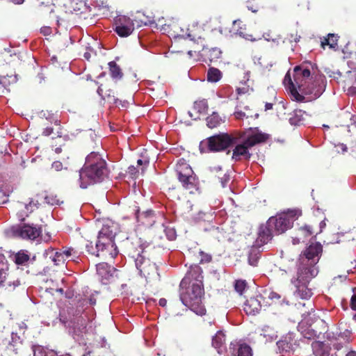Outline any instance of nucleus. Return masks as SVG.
<instances>
[{
    "label": "nucleus",
    "mask_w": 356,
    "mask_h": 356,
    "mask_svg": "<svg viewBox=\"0 0 356 356\" xmlns=\"http://www.w3.org/2000/svg\"><path fill=\"white\" fill-rule=\"evenodd\" d=\"M12 261L18 266H26L31 261V254L28 250H20L10 255Z\"/></svg>",
    "instance_id": "nucleus-25"
},
{
    "label": "nucleus",
    "mask_w": 356,
    "mask_h": 356,
    "mask_svg": "<svg viewBox=\"0 0 356 356\" xmlns=\"http://www.w3.org/2000/svg\"><path fill=\"white\" fill-rule=\"evenodd\" d=\"M51 167L55 170L60 171L63 168V163L59 161H56L52 163Z\"/></svg>",
    "instance_id": "nucleus-52"
},
{
    "label": "nucleus",
    "mask_w": 356,
    "mask_h": 356,
    "mask_svg": "<svg viewBox=\"0 0 356 356\" xmlns=\"http://www.w3.org/2000/svg\"><path fill=\"white\" fill-rule=\"evenodd\" d=\"M237 140V137L227 133L216 134L200 143V151L202 152L204 147L211 152L224 151L236 144Z\"/></svg>",
    "instance_id": "nucleus-5"
},
{
    "label": "nucleus",
    "mask_w": 356,
    "mask_h": 356,
    "mask_svg": "<svg viewBox=\"0 0 356 356\" xmlns=\"http://www.w3.org/2000/svg\"><path fill=\"white\" fill-rule=\"evenodd\" d=\"M345 86L356 83V67L347 72V76L344 80Z\"/></svg>",
    "instance_id": "nucleus-42"
},
{
    "label": "nucleus",
    "mask_w": 356,
    "mask_h": 356,
    "mask_svg": "<svg viewBox=\"0 0 356 356\" xmlns=\"http://www.w3.org/2000/svg\"><path fill=\"white\" fill-rule=\"evenodd\" d=\"M268 298H270L271 300H274V299L279 300L280 298V296L278 293H277L276 292L272 291L268 295Z\"/></svg>",
    "instance_id": "nucleus-58"
},
{
    "label": "nucleus",
    "mask_w": 356,
    "mask_h": 356,
    "mask_svg": "<svg viewBox=\"0 0 356 356\" xmlns=\"http://www.w3.org/2000/svg\"><path fill=\"white\" fill-rule=\"evenodd\" d=\"M127 173L131 179H136L139 175V170L134 165H131L128 168Z\"/></svg>",
    "instance_id": "nucleus-46"
},
{
    "label": "nucleus",
    "mask_w": 356,
    "mask_h": 356,
    "mask_svg": "<svg viewBox=\"0 0 356 356\" xmlns=\"http://www.w3.org/2000/svg\"><path fill=\"white\" fill-rule=\"evenodd\" d=\"M106 97L108 100L112 102L116 106H121L122 108H127L128 105V102L125 100L120 99L115 96V92L113 90L108 89L106 90L105 93Z\"/></svg>",
    "instance_id": "nucleus-32"
},
{
    "label": "nucleus",
    "mask_w": 356,
    "mask_h": 356,
    "mask_svg": "<svg viewBox=\"0 0 356 356\" xmlns=\"http://www.w3.org/2000/svg\"><path fill=\"white\" fill-rule=\"evenodd\" d=\"M350 307L353 310H356V293L353 295L350 299Z\"/></svg>",
    "instance_id": "nucleus-55"
},
{
    "label": "nucleus",
    "mask_w": 356,
    "mask_h": 356,
    "mask_svg": "<svg viewBox=\"0 0 356 356\" xmlns=\"http://www.w3.org/2000/svg\"><path fill=\"white\" fill-rule=\"evenodd\" d=\"M300 36L298 35L297 33H296V38H293V34H291L290 40L294 41L296 42H298L300 40Z\"/></svg>",
    "instance_id": "nucleus-62"
},
{
    "label": "nucleus",
    "mask_w": 356,
    "mask_h": 356,
    "mask_svg": "<svg viewBox=\"0 0 356 356\" xmlns=\"http://www.w3.org/2000/svg\"><path fill=\"white\" fill-rule=\"evenodd\" d=\"M267 302L261 294L248 298L243 305V310L248 315H257L262 308L267 306Z\"/></svg>",
    "instance_id": "nucleus-15"
},
{
    "label": "nucleus",
    "mask_w": 356,
    "mask_h": 356,
    "mask_svg": "<svg viewBox=\"0 0 356 356\" xmlns=\"http://www.w3.org/2000/svg\"><path fill=\"white\" fill-rule=\"evenodd\" d=\"M296 287V293L302 299H309L313 293L312 289L308 288V284H293Z\"/></svg>",
    "instance_id": "nucleus-29"
},
{
    "label": "nucleus",
    "mask_w": 356,
    "mask_h": 356,
    "mask_svg": "<svg viewBox=\"0 0 356 356\" xmlns=\"http://www.w3.org/2000/svg\"><path fill=\"white\" fill-rule=\"evenodd\" d=\"M273 104L272 103H266L265 104V110H270L273 108Z\"/></svg>",
    "instance_id": "nucleus-63"
},
{
    "label": "nucleus",
    "mask_w": 356,
    "mask_h": 356,
    "mask_svg": "<svg viewBox=\"0 0 356 356\" xmlns=\"http://www.w3.org/2000/svg\"><path fill=\"white\" fill-rule=\"evenodd\" d=\"M314 234V227L312 225H305L300 227L296 232L295 236L292 237L294 245L304 242L305 239Z\"/></svg>",
    "instance_id": "nucleus-23"
},
{
    "label": "nucleus",
    "mask_w": 356,
    "mask_h": 356,
    "mask_svg": "<svg viewBox=\"0 0 356 356\" xmlns=\"http://www.w3.org/2000/svg\"><path fill=\"white\" fill-rule=\"evenodd\" d=\"M210 171L213 175L220 172L222 175V177L220 175L217 176V179L220 181L222 187H225L228 181L229 180V176L222 171L220 166H214L210 168Z\"/></svg>",
    "instance_id": "nucleus-33"
},
{
    "label": "nucleus",
    "mask_w": 356,
    "mask_h": 356,
    "mask_svg": "<svg viewBox=\"0 0 356 356\" xmlns=\"http://www.w3.org/2000/svg\"><path fill=\"white\" fill-rule=\"evenodd\" d=\"M45 202L47 204L50 205H60L63 202L60 200V198L57 195L52 193H50L45 196Z\"/></svg>",
    "instance_id": "nucleus-41"
},
{
    "label": "nucleus",
    "mask_w": 356,
    "mask_h": 356,
    "mask_svg": "<svg viewBox=\"0 0 356 356\" xmlns=\"http://www.w3.org/2000/svg\"><path fill=\"white\" fill-rule=\"evenodd\" d=\"M330 76L333 77L334 79H339L341 76V73L339 71L332 72V74Z\"/></svg>",
    "instance_id": "nucleus-59"
},
{
    "label": "nucleus",
    "mask_w": 356,
    "mask_h": 356,
    "mask_svg": "<svg viewBox=\"0 0 356 356\" xmlns=\"http://www.w3.org/2000/svg\"><path fill=\"white\" fill-rule=\"evenodd\" d=\"M159 305L161 307H165L167 305V300L165 298H161L159 301Z\"/></svg>",
    "instance_id": "nucleus-61"
},
{
    "label": "nucleus",
    "mask_w": 356,
    "mask_h": 356,
    "mask_svg": "<svg viewBox=\"0 0 356 356\" xmlns=\"http://www.w3.org/2000/svg\"><path fill=\"white\" fill-rule=\"evenodd\" d=\"M348 87V93L351 95H356V83L346 86Z\"/></svg>",
    "instance_id": "nucleus-53"
},
{
    "label": "nucleus",
    "mask_w": 356,
    "mask_h": 356,
    "mask_svg": "<svg viewBox=\"0 0 356 356\" xmlns=\"http://www.w3.org/2000/svg\"><path fill=\"white\" fill-rule=\"evenodd\" d=\"M41 32L44 35H49L51 33V29L49 27H44V29H41Z\"/></svg>",
    "instance_id": "nucleus-60"
},
{
    "label": "nucleus",
    "mask_w": 356,
    "mask_h": 356,
    "mask_svg": "<svg viewBox=\"0 0 356 356\" xmlns=\"http://www.w3.org/2000/svg\"><path fill=\"white\" fill-rule=\"evenodd\" d=\"M136 217L138 222H141L145 226H152L155 222V215L154 211L152 210L143 212H140L139 210H137L136 212Z\"/></svg>",
    "instance_id": "nucleus-26"
},
{
    "label": "nucleus",
    "mask_w": 356,
    "mask_h": 356,
    "mask_svg": "<svg viewBox=\"0 0 356 356\" xmlns=\"http://www.w3.org/2000/svg\"><path fill=\"white\" fill-rule=\"evenodd\" d=\"M305 112L302 110H296L293 115L289 118V122L291 125L298 126L302 124L304 121Z\"/></svg>",
    "instance_id": "nucleus-35"
},
{
    "label": "nucleus",
    "mask_w": 356,
    "mask_h": 356,
    "mask_svg": "<svg viewBox=\"0 0 356 356\" xmlns=\"http://www.w3.org/2000/svg\"><path fill=\"white\" fill-rule=\"evenodd\" d=\"M12 341L13 343H17L18 341L22 343L20 337L17 335V334L12 332Z\"/></svg>",
    "instance_id": "nucleus-57"
},
{
    "label": "nucleus",
    "mask_w": 356,
    "mask_h": 356,
    "mask_svg": "<svg viewBox=\"0 0 356 356\" xmlns=\"http://www.w3.org/2000/svg\"><path fill=\"white\" fill-rule=\"evenodd\" d=\"M346 356H356V352L355 351H350L346 354Z\"/></svg>",
    "instance_id": "nucleus-64"
},
{
    "label": "nucleus",
    "mask_w": 356,
    "mask_h": 356,
    "mask_svg": "<svg viewBox=\"0 0 356 356\" xmlns=\"http://www.w3.org/2000/svg\"><path fill=\"white\" fill-rule=\"evenodd\" d=\"M234 116L238 120H241V119H243V118H248L249 117L248 115H246L245 113L242 111H235L234 112Z\"/></svg>",
    "instance_id": "nucleus-51"
},
{
    "label": "nucleus",
    "mask_w": 356,
    "mask_h": 356,
    "mask_svg": "<svg viewBox=\"0 0 356 356\" xmlns=\"http://www.w3.org/2000/svg\"><path fill=\"white\" fill-rule=\"evenodd\" d=\"M318 273L315 266L300 263L296 277L291 280L293 284H309Z\"/></svg>",
    "instance_id": "nucleus-13"
},
{
    "label": "nucleus",
    "mask_w": 356,
    "mask_h": 356,
    "mask_svg": "<svg viewBox=\"0 0 356 356\" xmlns=\"http://www.w3.org/2000/svg\"><path fill=\"white\" fill-rule=\"evenodd\" d=\"M53 130L54 129L52 127H47L45 129H44L42 131V135L44 136H49L53 133Z\"/></svg>",
    "instance_id": "nucleus-56"
},
{
    "label": "nucleus",
    "mask_w": 356,
    "mask_h": 356,
    "mask_svg": "<svg viewBox=\"0 0 356 356\" xmlns=\"http://www.w3.org/2000/svg\"><path fill=\"white\" fill-rule=\"evenodd\" d=\"M175 171L179 181L181 183L182 186L189 191V193H194L197 191L198 179L190 165L184 159L178 161Z\"/></svg>",
    "instance_id": "nucleus-6"
},
{
    "label": "nucleus",
    "mask_w": 356,
    "mask_h": 356,
    "mask_svg": "<svg viewBox=\"0 0 356 356\" xmlns=\"http://www.w3.org/2000/svg\"><path fill=\"white\" fill-rule=\"evenodd\" d=\"M229 350L232 356H252V348L246 343H231Z\"/></svg>",
    "instance_id": "nucleus-24"
},
{
    "label": "nucleus",
    "mask_w": 356,
    "mask_h": 356,
    "mask_svg": "<svg viewBox=\"0 0 356 356\" xmlns=\"http://www.w3.org/2000/svg\"><path fill=\"white\" fill-rule=\"evenodd\" d=\"M2 267H0V286H5L6 284V276L7 273L4 269L3 266L5 264L3 262L1 263Z\"/></svg>",
    "instance_id": "nucleus-45"
},
{
    "label": "nucleus",
    "mask_w": 356,
    "mask_h": 356,
    "mask_svg": "<svg viewBox=\"0 0 356 356\" xmlns=\"http://www.w3.org/2000/svg\"><path fill=\"white\" fill-rule=\"evenodd\" d=\"M40 205V204L38 200L29 197L22 201L16 202L13 209L19 220L23 222L31 213L38 209Z\"/></svg>",
    "instance_id": "nucleus-11"
},
{
    "label": "nucleus",
    "mask_w": 356,
    "mask_h": 356,
    "mask_svg": "<svg viewBox=\"0 0 356 356\" xmlns=\"http://www.w3.org/2000/svg\"><path fill=\"white\" fill-rule=\"evenodd\" d=\"M222 77L221 72L214 67H211L209 69L207 72V80L210 82H217Z\"/></svg>",
    "instance_id": "nucleus-39"
},
{
    "label": "nucleus",
    "mask_w": 356,
    "mask_h": 356,
    "mask_svg": "<svg viewBox=\"0 0 356 356\" xmlns=\"http://www.w3.org/2000/svg\"><path fill=\"white\" fill-rule=\"evenodd\" d=\"M203 275L202 268L197 266H191L187 271L184 277L181 280L179 287H184L187 284H198L200 286H203Z\"/></svg>",
    "instance_id": "nucleus-14"
},
{
    "label": "nucleus",
    "mask_w": 356,
    "mask_h": 356,
    "mask_svg": "<svg viewBox=\"0 0 356 356\" xmlns=\"http://www.w3.org/2000/svg\"><path fill=\"white\" fill-rule=\"evenodd\" d=\"M350 335L351 332L348 330H346L343 332H341L337 339V341H339V343L334 344V346L338 350L340 349L342 347V343H348L349 342Z\"/></svg>",
    "instance_id": "nucleus-37"
},
{
    "label": "nucleus",
    "mask_w": 356,
    "mask_h": 356,
    "mask_svg": "<svg viewBox=\"0 0 356 356\" xmlns=\"http://www.w3.org/2000/svg\"><path fill=\"white\" fill-rule=\"evenodd\" d=\"M293 72L294 81L298 92L305 97L304 102L316 99L323 94L326 86L324 76H316L313 79L310 70L302 65L296 66Z\"/></svg>",
    "instance_id": "nucleus-1"
},
{
    "label": "nucleus",
    "mask_w": 356,
    "mask_h": 356,
    "mask_svg": "<svg viewBox=\"0 0 356 356\" xmlns=\"http://www.w3.org/2000/svg\"><path fill=\"white\" fill-rule=\"evenodd\" d=\"M284 83L288 87L291 97L293 100L298 102H303L305 101V97L298 92V88L296 87V83L295 84L292 81L291 76L289 73H287L284 76Z\"/></svg>",
    "instance_id": "nucleus-22"
},
{
    "label": "nucleus",
    "mask_w": 356,
    "mask_h": 356,
    "mask_svg": "<svg viewBox=\"0 0 356 356\" xmlns=\"http://www.w3.org/2000/svg\"><path fill=\"white\" fill-rule=\"evenodd\" d=\"M108 172L106 162L101 155L95 152L90 153L79 170L80 187L85 189L103 181L108 177Z\"/></svg>",
    "instance_id": "nucleus-2"
},
{
    "label": "nucleus",
    "mask_w": 356,
    "mask_h": 356,
    "mask_svg": "<svg viewBox=\"0 0 356 356\" xmlns=\"http://www.w3.org/2000/svg\"><path fill=\"white\" fill-rule=\"evenodd\" d=\"M200 254L201 257L200 260V263H209L211 261L212 257L210 254L203 252H200Z\"/></svg>",
    "instance_id": "nucleus-48"
},
{
    "label": "nucleus",
    "mask_w": 356,
    "mask_h": 356,
    "mask_svg": "<svg viewBox=\"0 0 356 356\" xmlns=\"http://www.w3.org/2000/svg\"><path fill=\"white\" fill-rule=\"evenodd\" d=\"M114 31L120 37H127L130 35L134 30V23L133 20L125 16L119 15L115 19Z\"/></svg>",
    "instance_id": "nucleus-16"
},
{
    "label": "nucleus",
    "mask_w": 356,
    "mask_h": 356,
    "mask_svg": "<svg viewBox=\"0 0 356 356\" xmlns=\"http://www.w3.org/2000/svg\"><path fill=\"white\" fill-rule=\"evenodd\" d=\"M204 294V286H200L198 284H187L184 287H179V298L183 305L200 316L206 313V309L202 303Z\"/></svg>",
    "instance_id": "nucleus-3"
},
{
    "label": "nucleus",
    "mask_w": 356,
    "mask_h": 356,
    "mask_svg": "<svg viewBox=\"0 0 356 356\" xmlns=\"http://www.w3.org/2000/svg\"><path fill=\"white\" fill-rule=\"evenodd\" d=\"M339 38V37L337 34L329 33L327 37L324 38L321 41V47L325 48V46L327 45L330 48L334 49L337 46Z\"/></svg>",
    "instance_id": "nucleus-34"
},
{
    "label": "nucleus",
    "mask_w": 356,
    "mask_h": 356,
    "mask_svg": "<svg viewBox=\"0 0 356 356\" xmlns=\"http://www.w3.org/2000/svg\"><path fill=\"white\" fill-rule=\"evenodd\" d=\"M225 334L222 331H218L212 339V346L216 348H220L225 342Z\"/></svg>",
    "instance_id": "nucleus-38"
},
{
    "label": "nucleus",
    "mask_w": 356,
    "mask_h": 356,
    "mask_svg": "<svg viewBox=\"0 0 356 356\" xmlns=\"http://www.w3.org/2000/svg\"><path fill=\"white\" fill-rule=\"evenodd\" d=\"M42 231V225L38 224L23 223L11 228V233L14 237L29 241H35L39 238Z\"/></svg>",
    "instance_id": "nucleus-9"
},
{
    "label": "nucleus",
    "mask_w": 356,
    "mask_h": 356,
    "mask_svg": "<svg viewBox=\"0 0 356 356\" xmlns=\"http://www.w3.org/2000/svg\"><path fill=\"white\" fill-rule=\"evenodd\" d=\"M122 247L124 252L134 261L142 254H147L149 251V246H145L142 239L136 235L127 237L122 242Z\"/></svg>",
    "instance_id": "nucleus-10"
},
{
    "label": "nucleus",
    "mask_w": 356,
    "mask_h": 356,
    "mask_svg": "<svg viewBox=\"0 0 356 356\" xmlns=\"http://www.w3.org/2000/svg\"><path fill=\"white\" fill-rule=\"evenodd\" d=\"M322 250V245L320 243H316L310 245L304 251L303 256H301L300 263L315 266L319 260V255Z\"/></svg>",
    "instance_id": "nucleus-17"
},
{
    "label": "nucleus",
    "mask_w": 356,
    "mask_h": 356,
    "mask_svg": "<svg viewBox=\"0 0 356 356\" xmlns=\"http://www.w3.org/2000/svg\"><path fill=\"white\" fill-rule=\"evenodd\" d=\"M268 138V135L261 132H257L251 135H249L247 138L241 144H235V148L233 150L232 159L236 161L241 159V156H245L246 159H249L251 154L249 152V149L255 145L261 143L266 142ZM238 140H239L238 138Z\"/></svg>",
    "instance_id": "nucleus-7"
},
{
    "label": "nucleus",
    "mask_w": 356,
    "mask_h": 356,
    "mask_svg": "<svg viewBox=\"0 0 356 356\" xmlns=\"http://www.w3.org/2000/svg\"><path fill=\"white\" fill-rule=\"evenodd\" d=\"M47 255H49V258L51 259L52 261L55 265L58 266L63 264L65 261L64 254L62 251H55L53 248H49L46 250Z\"/></svg>",
    "instance_id": "nucleus-30"
},
{
    "label": "nucleus",
    "mask_w": 356,
    "mask_h": 356,
    "mask_svg": "<svg viewBox=\"0 0 356 356\" xmlns=\"http://www.w3.org/2000/svg\"><path fill=\"white\" fill-rule=\"evenodd\" d=\"M243 79L240 81V85L236 88L237 97L236 99H239V97L243 95H250L253 91L252 88L248 85V81L250 77V71L248 70L243 69Z\"/></svg>",
    "instance_id": "nucleus-19"
},
{
    "label": "nucleus",
    "mask_w": 356,
    "mask_h": 356,
    "mask_svg": "<svg viewBox=\"0 0 356 356\" xmlns=\"http://www.w3.org/2000/svg\"><path fill=\"white\" fill-rule=\"evenodd\" d=\"M273 228L270 227L268 225V221L267 222L266 225H262L259 228V238L260 241L264 243H268L270 240H271L273 234Z\"/></svg>",
    "instance_id": "nucleus-28"
},
{
    "label": "nucleus",
    "mask_w": 356,
    "mask_h": 356,
    "mask_svg": "<svg viewBox=\"0 0 356 356\" xmlns=\"http://www.w3.org/2000/svg\"><path fill=\"white\" fill-rule=\"evenodd\" d=\"M300 211L294 210L287 213H282L275 216L270 217L268 221V225L273 228L275 234H280L292 227L294 217L300 216Z\"/></svg>",
    "instance_id": "nucleus-8"
},
{
    "label": "nucleus",
    "mask_w": 356,
    "mask_h": 356,
    "mask_svg": "<svg viewBox=\"0 0 356 356\" xmlns=\"http://www.w3.org/2000/svg\"><path fill=\"white\" fill-rule=\"evenodd\" d=\"M92 54H95V51L90 47H86V51L83 54V57L87 60H90Z\"/></svg>",
    "instance_id": "nucleus-50"
},
{
    "label": "nucleus",
    "mask_w": 356,
    "mask_h": 356,
    "mask_svg": "<svg viewBox=\"0 0 356 356\" xmlns=\"http://www.w3.org/2000/svg\"><path fill=\"white\" fill-rule=\"evenodd\" d=\"M206 120L207 126L211 129L218 127L222 122V119L219 115L215 112L208 116Z\"/></svg>",
    "instance_id": "nucleus-36"
},
{
    "label": "nucleus",
    "mask_w": 356,
    "mask_h": 356,
    "mask_svg": "<svg viewBox=\"0 0 356 356\" xmlns=\"http://www.w3.org/2000/svg\"><path fill=\"white\" fill-rule=\"evenodd\" d=\"M247 286V283L245 280H238L235 282L234 289L241 295L243 294Z\"/></svg>",
    "instance_id": "nucleus-43"
},
{
    "label": "nucleus",
    "mask_w": 356,
    "mask_h": 356,
    "mask_svg": "<svg viewBox=\"0 0 356 356\" xmlns=\"http://www.w3.org/2000/svg\"><path fill=\"white\" fill-rule=\"evenodd\" d=\"M116 234V227L113 224L104 225L99 232L96 246L97 252L104 259H114L119 253L114 242Z\"/></svg>",
    "instance_id": "nucleus-4"
},
{
    "label": "nucleus",
    "mask_w": 356,
    "mask_h": 356,
    "mask_svg": "<svg viewBox=\"0 0 356 356\" xmlns=\"http://www.w3.org/2000/svg\"><path fill=\"white\" fill-rule=\"evenodd\" d=\"M169 31L174 38H190L191 40L196 41V35L195 33H187L188 29H185L178 22H172L168 25Z\"/></svg>",
    "instance_id": "nucleus-18"
},
{
    "label": "nucleus",
    "mask_w": 356,
    "mask_h": 356,
    "mask_svg": "<svg viewBox=\"0 0 356 356\" xmlns=\"http://www.w3.org/2000/svg\"><path fill=\"white\" fill-rule=\"evenodd\" d=\"M8 201V196L0 191V205L6 203Z\"/></svg>",
    "instance_id": "nucleus-54"
},
{
    "label": "nucleus",
    "mask_w": 356,
    "mask_h": 356,
    "mask_svg": "<svg viewBox=\"0 0 356 356\" xmlns=\"http://www.w3.org/2000/svg\"><path fill=\"white\" fill-rule=\"evenodd\" d=\"M193 108L199 113H206L209 108L208 102L206 99H200L194 102Z\"/></svg>",
    "instance_id": "nucleus-40"
},
{
    "label": "nucleus",
    "mask_w": 356,
    "mask_h": 356,
    "mask_svg": "<svg viewBox=\"0 0 356 356\" xmlns=\"http://www.w3.org/2000/svg\"><path fill=\"white\" fill-rule=\"evenodd\" d=\"M165 235H166L167 238L169 240L173 241L175 239L176 232L174 229L167 227L165 229Z\"/></svg>",
    "instance_id": "nucleus-47"
},
{
    "label": "nucleus",
    "mask_w": 356,
    "mask_h": 356,
    "mask_svg": "<svg viewBox=\"0 0 356 356\" xmlns=\"http://www.w3.org/2000/svg\"><path fill=\"white\" fill-rule=\"evenodd\" d=\"M197 42L200 40L201 44L202 46V56L205 58H208L211 62L216 61L221 56V51L219 48L217 47H209L208 45L202 43L204 38L201 36H198L197 38Z\"/></svg>",
    "instance_id": "nucleus-20"
},
{
    "label": "nucleus",
    "mask_w": 356,
    "mask_h": 356,
    "mask_svg": "<svg viewBox=\"0 0 356 356\" xmlns=\"http://www.w3.org/2000/svg\"><path fill=\"white\" fill-rule=\"evenodd\" d=\"M109 74L112 79L120 80L123 77V72L120 67L115 62L111 61L108 63Z\"/></svg>",
    "instance_id": "nucleus-31"
},
{
    "label": "nucleus",
    "mask_w": 356,
    "mask_h": 356,
    "mask_svg": "<svg viewBox=\"0 0 356 356\" xmlns=\"http://www.w3.org/2000/svg\"><path fill=\"white\" fill-rule=\"evenodd\" d=\"M62 252L64 254L65 259H68L72 254H76V252L72 248L65 249L62 250Z\"/></svg>",
    "instance_id": "nucleus-49"
},
{
    "label": "nucleus",
    "mask_w": 356,
    "mask_h": 356,
    "mask_svg": "<svg viewBox=\"0 0 356 356\" xmlns=\"http://www.w3.org/2000/svg\"><path fill=\"white\" fill-rule=\"evenodd\" d=\"M114 271L115 268L107 263L102 262L97 265V273L103 284H107Z\"/></svg>",
    "instance_id": "nucleus-21"
},
{
    "label": "nucleus",
    "mask_w": 356,
    "mask_h": 356,
    "mask_svg": "<svg viewBox=\"0 0 356 356\" xmlns=\"http://www.w3.org/2000/svg\"><path fill=\"white\" fill-rule=\"evenodd\" d=\"M313 353L315 356H330V347L321 341H314L312 344Z\"/></svg>",
    "instance_id": "nucleus-27"
},
{
    "label": "nucleus",
    "mask_w": 356,
    "mask_h": 356,
    "mask_svg": "<svg viewBox=\"0 0 356 356\" xmlns=\"http://www.w3.org/2000/svg\"><path fill=\"white\" fill-rule=\"evenodd\" d=\"M86 248L89 254L92 255H95L97 257H100L101 252H97V246L94 248L93 243L92 241H88L86 244Z\"/></svg>",
    "instance_id": "nucleus-44"
},
{
    "label": "nucleus",
    "mask_w": 356,
    "mask_h": 356,
    "mask_svg": "<svg viewBox=\"0 0 356 356\" xmlns=\"http://www.w3.org/2000/svg\"><path fill=\"white\" fill-rule=\"evenodd\" d=\"M149 255L148 252L147 254H142L139 257H136L135 260L136 266L140 271V275L146 278L159 275L156 259L151 261L149 258L147 257Z\"/></svg>",
    "instance_id": "nucleus-12"
}]
</instances>
